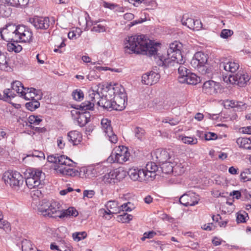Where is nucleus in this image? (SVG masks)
I'll return each mask as SVG.
<instances>
[{"mask_svg":"<svg viewBox=\"0 0 251 251\" xmlns=\"http://www.w3.org/2000/svg\"><path fill=\"white\" fill-rule=\"evenodd\" d=\"M60 207L61 205L57 201H48L44 200L42 201L38 210L44 216L52 218H63L71 216L76 217L78 214L77 211L74 207H71L66 210L61 211Z\"/></svg>","mask_w":251,"mask_h":251,"instance_id":"7ed1b4c3","label":"nucleus"},{"mask_svg":"<svg viewBox=\"0 0 251 251\" xmlns=\"http://www.w3.org/2000/svg\"><path fill=\"white\" fill-rule=\"evenodd\" d=\"M212 68L211 67H208L206 65L202 66L201 68V71L202 74L206 75L207 76H209L212 74Z\"/></svg>","mask_w":251,"mask_h":251,"instance_id":"6e6d98bb","label":"nucleus"},{"mask_svg":"<svg viewBox=\"0 0 251 251\" xmlns=\"http://www.w3.org/2000/svg\"><path fill=\"white\" fill-rule=\"evenodd\" d=\"M181 23L190 29L200 30L202 28V25L199 20H195L189 18L187 15H183L181 19Z\"/></svg>","mask_w":251,"mask_h":251,"instance_id":"4468645a","label":"nucleus"},{"mask_svg":"<svg viewBox=\"0 0 251 251\" xmlns=\"http://www.w3.org/2000/svg\"><path fill=\"white\" fill-rule=\"evenodd\" d=\"M55 169L57 172L60 173L63 175L71 176H76L78 173L77 170L75 169L71 168L69 166L64 167L58 166L57 168H55Z\"/></svg>","mask_w":251,"mask_h":251,"instance_id":"a878e982","label":"nucleus"},{"mask_svg":"<svg viewBox=\"0 0 251 251\" xmlns=\"http://www.w3.org/2000/svg\"><path fill=\"white\" fill-rule=\"evenodd\" d=\"M158 165L155 163L151 162L147 164L145 169H144V171L156 172L158 170Z\"/></svg>","mask_w":251,"mask_h":251,"instance_id":"09e8293b","label":"nucleus"},{"mask_svg":"<svg viewBox=\"0 0 251 251\" xmlns=\"http://www.w3.org/2000/svg\"><path fill=\"white\" fill-rule=\"evenodd\" d=\"M195 56L197 60L200 64V67L203 66L207 62V57L202 52L199 51L195 54Z\"/></svg>","mask_w":251,"mask_h":251,"instance_id":"4c0bfd02","label":"nucleus"},{"mask_svg":"<svg viewBox=\"0 0 251 251\" xmlns=\"http://www.w3.org/2000/svg\"><path fill=\"white\" fill-rule=\"evenodd\" d=\"M15 92L12 89H5L3 91V100L4 101H8L11 98H14L16 96Z\"/></svg>","mask_w":251,"mask_h":251,"instance_id":"a19ab883","label":"nucleus"},{"mask_svg":"<svg viewBox=\"0 0 251 251\" xmlns=\"http://www.w3.org/2000/svg\"><path fill=\"white\" fill-rule=\"evenodd\" d=\"M9 59L7 58L5 54L0 50V69L5 71H8L10 67L9 66L8 61Z\"/></svg>","mask_w":251,"mask_h":251,"instance_id":"c9c22d12","label":"nucleus"},{"mask_svg":"<svg viewBox=\"0 0 251 251\" xmlns=\"http://www.w3.org/2000/svg\"><path fill=\"white\" fill-rule=\"evenodd\" d=\"M72 95L74 100L78 101L81 100L84 97L83 92L81 90L78 89L72 92Z\"/></svg>","mask_w":251,"mask_h":251,"instance_id":"49530a36","label":"nucleus"},{"mask_svg":"<svg viewBox=\"0 0 251 251\" xmlns=\"http://www.w3.org/2000/svg\"><path fill=\"white\" fill-rule=\"evenodd\" d=\"M101 125L103 131L107 136L109 140L112 143H116L118 141L117 135L113 131L111 126V121L108 119H102L101 121Z\"/></svg>","mask_w":251,"mask_h":251,"instance_id":"f8f14e48","label":"nucleus"},{"mask_svg":"<svg viewBox=\"0 0 251 251\" xmlns=\"http://www.w3.org/2000/svg\"><path fill=\"white\" fill-rule=\"evenodd\" d=\"M89 95L87 100L80 105H77V109L81 111L93 110L97 100L100 98V92L99 88L97 90H90L88 92Z\"/></svg>","mask_w":251,"mask_h":251,"instance_id":"0eeeda50","label":"nucleus"},{"mask_svg":"<svg viewBox=\"0 0 251 251\" xmlns=\"http://www.w3.org/2000/svg\"><path fill=\"white\" fill-rule=\"evenodd\" d=\"M1 38L9 41H22L24 43L29 42L32 38L31 29L24 25H16L9 23L0 31Z\"/></svg>","mask_w":251,"mask_h":251,"instance_id":"f03ea898","label":"nucleus"},{"mask_svg":"<svg viewBox=\"0 0 251 251\" xmlns=\"http://www.w3.org/2000/svg\"><path fill=\"white\" fill-rule=\"evenodd\" d=\"M103 6L105 8H109L111 10H113L115 7L117 6V5L114 3H109L106 1H103Z\"/></svg>","mask_w":251,"mask_h":251,"instance_id":"69168bd1","label":"nucleus"},{"mask_svg":"<svg viewBox=\"0 0 251 251\" xmlns=\"http://www.w3.org/2000/svg\"><path fill=\"white\" fill-rule=\"evenodd\" d=\"M199 79V78L195 74L190 72L185 78H183V77L180 78V83H186L188 84L196 85L198 83Z\"/></svg>","mask_w":251,"mask_h":251,"instance_id":"bb28decb","label":"nucleus"},{"mask_svg":"<svg viewBox=\"0 0 251 251\" xmlns=\"http://www.w3.org/2000/svg\"><path fill=\"white\" fill-rule=\"evenodd\" d=\"M58 154L49 155L47 157V160L49 162L57 164V159L58 158Z\"/></svg>","mask_w":251,"mask_h":251,"instance_id":"bf43d9fd","label":"nucleus"},{"mask_svg":"<svg viewBox=\"0 0 251 251\" xmlns=\"http://www.w3.org/2000/svg\"><path fill=\"white\" fill-rule=\"evenodd\" d=\"M219 67L221 70L224 69L226 72H228L231 74H235L236 71L239 68L238 63L234 61H227L222 62L220 63Z\"/></svg>","mask_w":251,"mask_h":251,"instance_id":"412c9836","label":"nucleus"},{"mask_svg":"<svg viewBox=\"0 0 251 251\" xmlns=\"http://www.w3.org/2000/svg\"><path fill=\"white\" fill-rule=\"evenodd\" d=\"M126 176V172L118 168L106 174L102 178L105 183L114 184L123 180Z\"/></svg>","mask_w":251,"mask_h":251,"instance_id":"6e6552de","label":"nucleus"},{"mask_svg":"<svg viewBox=\"0 0 251 251\" xmlns=\"http://www.w3.org/2000/svg\"><path fill=\"white\" fill-rule=\"evenodd\" d=\"M163 122L165 123H168L170 125L174 126L177 125L179 123V121L174 119H169L168 121H167V119H164L163 120Z\"/></svg>","mask_w":251,"mask_h":251,"instance_id":"680f3d73","label":"nucleus"},{"mask_svg":"<svg viewBox=\"0 0 251 251\" xmlns=\"http://www.w3.org/2000/svg\"><path fill=\"white\" fill-rule=\"evenodd\" d=\"M99 88L102 91L101 92V95H106V97L113 98L115 95L125 91V89L121 85L118 84H115L112 85L111 84H107L105 85L99 84Z\"/></svg>","mask_w":251,"mask_h":251,"instance_id":"9b49d317","label":"nucleus"},{"mask_svg":"<svg viewBox=\"0 0 251 251\" xmlns=\"http://www.w3.org/2000/svg\"><path fill=\"white\" fill-rule=\"evenodd\" d=\"M181 44L177 41H175L170 44L167 50V58H160L162 66L170 68L172 66H176L184 62L181 51Z\"/></svg>","mask_w":251,"mask_h":251,"instance_id":"20e7f679","label":"nucleus"},{"mask_svg":"<svg viewBox=\"0 0 251 251\" xmlns=\"http://www.w3.org/2000/svg\"><path fill=\"white\" fill-rule=\"evenodd\" d=\"M184 63L182 64H179V65L176 67V66H174L175 68L174 70H176V68L177 69L178 73L179 74V76L178 77V80L179 82H180V78H185L187 75L189 73L190 71L186 68L185 66L184 65ZM171 67H173V66H172Z\"/></svg>","mask_w":251,"mask_h":251,"instance_id":"7c9ffc66","label":"nucleus"},{"mask_svg":"<svg viewBox=\"0 0 251 251\" xmlns=\"http://www.w3.org/2000/svg\"><path fill=\"white\" fill-rule=\"evenodd\" d=\"M199 200V199L195 197L194 193H190L181 196L179 199V201L184 206H188L196 205L198 203Z\"/></svg>","mask_w":251,"mask_h":251,"instance_id":"f3484780","label":"nucleus"},{"mask_svg":"<svg viewBox=\"0 0 251 251\" xmlns=\"http://www.w3.org/2000/svg\"><path fill=\"white\" fill-rule=\"evenodd\" d=\"M57 164L59 165L58 166L64 167L66 166L73 167V164H75L76 163L68 156L59 154L57 159Z\"/></svg>","mask_w":251,"mask_h":251,"instance_id":"cd10ccee","label":"nucleus"},{"mask_svg":"<svg viewBox=\"0 0 251 251\" xmlns=\"http://www.w3.org/2000/svg\"><path fill=\"white\" fill-rule=\"evenodd\" d=\"M67 139L74 146L77 145L81 141L82 135L76 130L71 131L68 133Z\"/></svg>","mask_w":251,"mask_h":251,"instance_id":"b1692460","label":"nucleus"},{"mask_svg":"<svg viewBox=\"0 0 251 251\" xmlns=\"http://www.w3.org/2000/svg\"><path fill=\"white\" fill-rule=\"evenodd\" d=\"M144 178L143 181H148L150 179L153 180L156 176V172L148 171L143 170Z\"/></svg>","mask_w":251,"mask_h":251,"instance_id":"37998d69","label":"nucleus"},{"mask_svg":"<svg viewBox=\"0 0 251 251\" xmlns=\"http://www.w3.org/2000/svg\"><path fill=\"white\" fill-rule=\"evenodd\" d=\"M119 208L120 209V212L121 211L124 212V211L130 212L134 208V206L130 202H127L119 206Z\"/></svg>","mask_w":251,"mask_h":251,"instance_id":"a18cd8bd","label":"nucleus"},{"mask_svg":"<svg viewBox=\"0 0 251 251\" xmlns=\"http://www.w3.org/2000/svg\"><path fill=\"white\" fill-rule=\"evenodd\" d=\"M2 179L6 184H9L14 190H18L23 184L24 178L17 171H7L4 173Z\"/></svg>","mask_w":251,"mask_h":251,"instance_id":"423d86ee","label":"nucleus"},{"mask_svg":"<svg viewBox=\"0 0 251 251\" xmlns=\"http://www.w3.org/2000/svg\"><path fill=\"white\" fill-rule=\"evenodd\" d=\"M26 87H24L23 84L19 81H15L11 83V88L15 92L18 94L20 97H23L25 95Z\"/></svg>","mask_w":251,"mask_h":251,"instance_id":"c756f323","label":"nucleus"},{"mask_svg":"<svg viewBox=\"0 0 251 251\" xmlns=\"http://www.w3.org/2000/svg\"><path fill=\"white\" fill-rule=\"evenodd\" d=\"M191 64L193 67L195 68H197L198 69H201V68L200 67V64H199L198 61L196 58L195 55L191 61Z\"/></svg>","mask_w":251,"mask_h":251,"instance_id":"e2e57ef3","label":"nucleus"},{"mask_svg":"<svg viewBox=\"0 0 251 251\" xmlns=\"http://www.w3.org/2000/svg\"><path fill=\"white\" fill-rule=\"evenodd\" d=\"M42 121L38 116L30 115L29 116L28 119V124L31 125L32 124L39 125L40 123Z\"/></svg>","mask_w":251,"mask_h":251,"instance_id":"de8ad7c7","label":"nucleus"},{"mask_svg":"<svg viewBox=\"0 0 251 251\" xmlns=\"http://www.w3.org/2000/svg\"><path fill=\"white\" fill-rule=\"evenodd\" d=\"M25 90V95H24L23 97L26 100H30L32 99L35 100V97L38 96H39V97L37 98V99H40L41 98L40 91L36 90L34 88L26 87Z\"/></svg>","mask_w":251,"mask_h":251,"instance_id":"393cba45","label":"nucleus"},{"mask_svg":"<svg viewBox=\"0 0 251 251\" xmlns=\"http://www.w3.org/2000/svg\"><path fill=\"white\" fill-rule=\"evenodd\" d=\"M204 138L206 140L209 141L216 139L217 138V135L213 132H209L205 134Z\"/></svg>","mask_w":251,"mask_h":251,"instance_id":"052dcab7","label":"nucleus"},{"mask_svg":"<svg viewBox=\"0 0 251 251\" xmlns=\"http://www.w3.org/2000/svg\"><path fill=\"white\" fill-rule=\"evenodd\" d=\"M133 216L130 214H127L124 212L123 214L118 215L117 220L123 223H127L132 219Z\"/></svg>","mask_w":251,"mask_h":251,"instance_id":"79ce46f5","label":"nucleus"},{"mask_svg":"<svg viewBox=\"0 0 251 251\" xmlns=\"http://www.w3.org/2000/svg\"><path fill=\"white\" fill-rule=\"evenodd\" d=\"M173 160V157H171V159L159 165L163 173L169 174L174 172Z\"/></svg>","mask_w":251,"mask_h":251,"instance_id":"c85d7f7f","label":"nucleus"},{"mask_svg":"<svg viewBox=\"0 0 251 251\" xmlns=\"http://www.w3.org/2000/svg\"><path fill=\"white\" fill-rule=\"evenodd\" d=\"M29 22L37 29H47L50 26V19L48 17L36 16L30 18Z\"/></svg>","mask_w":251,"mask_h":251,"instance_id":"2eb2a0df","label":"nucleus"},{"mask_svg":"<svg viewBox=\"0 0 251 251\" xmlns=\"http://www.w3.org/2000/svg\"><path fill=\"white\" fill-rule=\"evenodd\" d=\"M99 100L97 101V104L104 109L109 111L113 110V98L106 97V95H102L100 94Z\"/></svg>","mask_w":251,"mask_h":251,"instance_id":"aec40b11","label":"nucleus"},{"mask_svg":"<svg viewBox=\"0 0 251 251\" xmlns=\"http://www.w3.org/2000/svg\"><path fill=\"white\" fill-rule=\"evenodd\" d=\"M129 156V153L128 152L127 148L122 146V149L118 150L117 152H112L107 158V160L110 163L117 162L123 164L128 159Z\"/></svg>","mask_w":251,"mask_h":251,"instance_id":"9d476101","label":"nucleus"},{"mask_svg":"<svg viewBox=\"0 0 251 251\" xmlns=\"http://www.w3.org/2000/svg\"><path fill=\"white\" fill-rule=\"evenodd\" d=\"M182 141L185 144L193 145L197 143V139H194L191 137H183L181 138Z\"/></svg>","mask_w":251,"mask_h":251,"instance_id":"603ef678","label":"nucleus"},{"mask_svg":"<svg viewBox=\"0 0 251 251\" xmlns=\"http://www.w3.org/2000/svg\"><path fill=\"white\" fill-rule=\"evenodd\" d=\"M134 132L135 137L141 140L144 134V130L142 128L137 127L135 128Z\"/></svg>","mask_w":251,"mask_h":251,"instance_id":"864d4df0","label":"nucleus"},{"mask_svg":"<svg viewBox=\"0 0 251 251\" xmlns=\"http://www.w3.org/2000/svg\"><path fill=\"white\" fill-rule=\"evenodd\" d=\"M156 235V233L153 231L145 232L143 236L141 238V240L145 241L146 239H150L153 238Z\"/></svg>","mask_w":251,"mask_h":251,"instance_id":"4d7b16f0","label":"nucleus"},{"mask_svg":"<svg viewBox=\"0 0 251 251\" xmlns=\"http://www.w3.org/2000/svg\"><path fill=\"white\" fill-rule=\"evenodd\" d=\"M240 180L243 182L251 180V169H245L240 174Z\"/></svg>","mask_w":251,"mask_h":251,"instance_id":"58836bf2","label":"nucleus"},{"mask_svg":"<svg viewBox=\"0 0 251 251\" xmlns=\"http://www.w3.org/2000/svg\"><path fill=\"white\" fill-rule=\"evenodd\" d=\"M91 31L96 32H104L105 31V28L104 26L98 25L97 26L93 27L91 29Z\"/></svg>","mask_w":251,"mask_h":251,"instance_id":"13d9d810","label":"nucleus"},{"mask_svg":"<svg viewBox=\"0 0 251 251\" xmlns=\"http://www.w3.org/2000/svg\"><path fill=\"white\" fill-rule=\"evenodd\" d=\"M124 92L125 91H123L114 97L113 110L122 111L125 108L127 99L126 94Z\"/></svg>","mask_w":251,"mask_h":251,"instance_id":"ddd939ff","label":"nucleus"},{"mask_svg":"<svg viewBox=\"0 0 251 251\" xmlns=\"http://www.w3.org/2000/svg\"><path fill=\"white\" fill-rule=\"evenodd\" d=\"M90 114L89 112H84L79 114L77 118V122L80 126H84L87 124L90 120Z\"/></svg>","mask_w":251,"mask_h":251,"instance_id":"f704fd0d","label":"nucleus"},{"mask_svg":"<svg viewBox=\"0 0 251 251\" xmlns=\"http://www.w3.org/2000/svg\"><path fill=\"white\" fill-rule=\"evenodd\" d=\"M160 78L159 74L154 72H150L144 74L142 76V82L143 84L152 85L156 83Z\"/></svg>","mask_w":251,"mask_h":251,"instance_id":"a211bd4d","label":"nucleus"},{"mask_svg":"<svg viewBox=\"0 0 251 251\" xmlns=\"http://www.w3.org/2000/svg\"><path fill=\"white\" fill-rule=\"evenodd\" d=\"M233 34V31L230 29H223L220 33V36L223 39H227Z\"/></svg>","mask_w":251,"mask_h":251,"instance_id":"8fccbe9b","label":"nucleus"},{"mask_svg":"<svg viewBox=\"0 0 251 251\" xmlns=\"http://www.w3.org/2000/svg\"><path fill=\"white\" fill-rule=\"evenodd\" d=\"M246 217H248V213L244 212L243 213H238L237 216V223H245L246 222Z\"/></svg>","mask_w":251,"mask_h":251,"instance_id":"5fc2aeb1","label":"nucleus"},{"mask_svg":"<svg viewBox=\"0 0 251 251\" xmlns=\"http://www.w3.org/2000/svg\"><path fill=\"white\" fill-rule=\"evenodd\" d=\"M94 195V191L93 190H84L83 192V196L92 198Z\"/></svg>","mask_w":251,"mask_h":251,"instance_id":"338daca9","label":"nucleus"},{"mask_svg":"<svg viewBox=\"0 0 251 251\" xmlns=\"http://www.w3.org/2000/svg\"><path fill=\"white\" fill-rule=\"evenodd\" d=\"M219 83L210 80L205 81L202 86V91L208 95H214L220 90Z\"/></svg>","mask_w":251,"mask_h":251,"instance_id":"dca6fc26","label":"nucleus"},{"mask_svg":"<svg viewBox=\"0 0 251 251\" xmlns=\"http://www.w3.org/2000/svg\"><path fill=\"white\" fill-rule=\"evenodd\" d=\"M155 155L156 156L155 161L158 165L169 160L171 159V157H173L174 156L173 153L171 154L165 150L160 149L156 151Z\"/></svg>","mask_w":251,"mask_h":251,"instance_id":"6ab92c4d","label":"nucleus"},{"mask_svg":"<svg viewBox=\"0 0 251 251\" xmlns=\"http://www.w3.org/2000/svg\"><path fill=\"white\" fill-rule=\"evenodd\" d=\"M230 196H233L236 199H239L241 197V193L239 191H233L230 193Z\"/></svg>","mask_w":251,"mask_h":251,"instance_id":"774afa93","label":"nucleus"},{"mask_svg":"<svg viewBox=\"0 0 251 251\" xmlns=\"http://www.w3.org/2000/svg\"><path fill=\"white\" fill-rule=\"evenodd\" d=\"M128 175L133 181H143V169L133 167L128 170Z\"/></svg>","mask_w":251,"mask_h":251,"instance_id":"5701e85b","label":"nucleus"},{"mask_svg":"<svg viewBox=\"0 0 251 251\" xmlns=\"http://www.w3.org/2000/svg\"><path fill=\"white\" fill-rule=\"evenodd\" d=\"M237 144L240 148H243L247 150H251V138L240 137L236 140Z\"/></svg>","mask_w":251,"mask_h":251,"instance_id":"72a5a7b5","label":"nucleus"},{"mask_svg":"<svg viewBox=\"0 0 251 251\" xmlns=\"http://www.w3.org/2000/svg\"><path fill=\"white\" fill-rule=\"evenodd\" d=\"M105 207L108 211H109L108 214H116L120 213V209L119 206H118V203L116 201H110L107 202L105 204Z\"/></svg>","mask_w":251,"mask_h":251,"instance_id":"2f4dec72","label":"nucleus"},{"mask_svg":"<svg viewBox=\"0 0 251 251\" xmlns=\"http://www.w3.org/2000/svg\"><path fill=\"white\" fill-rule=\"evenodd\" d=\"M250 78L248 74L243 71H239L235 74L228 75V80L231 84H236L240 87L245 86Z\"/></svg>","mask_w":251,"mask_h":251,"instance_id":"1a4fd4ad","label":"nucleus"},{"mask_svg":"<svg viewBox=\"0 0 251 251\" xmlns=\"http://www.w3.org/2000/svg\"><path fill=\"white\" fill-rule=\"evenodd\" d=\"M125 48L132 53L152 56L157 53V49L152 42L144 35H133L126 39Z\"/></svg>","mask_w":251,"mask_h":251,"instance_id":"f257e3e1","label":"nucleus"},{"mask_svg":"<svg viewBox=\"0 0 251 251\" xmlns=\"http://www.w3.org/2000/svg\"><path fill=\"white\" fill-rule=\"evenodd\" d=\"M22 249L23 251H35L37 248L32 244L31 242L27 240H23L22 242Z\"/></svg>","mask_w":251,"mask_h":251,"instance_id":"e433bc0d","label":"nucleus"},{"mask_svg":"<svg viewBox=\"0 0 251 251\" xmlns=\"http://www.w3.org/2000/svg\"><path fill=\"white\" fill-rule=\"evenodd\" d=\"M173 164L174 172L177 175H181L185 171L186 163L182 159L173 156Z\"/></svg>","mask_w":251,"mask_h":251,"instance_id":"4be33fe9","label":"nucleus"},{"mask_svg":"<svg viewBox=\"0 0 251 251\" xmlns=\"http://www.w3.org/2000/svg\"><path fill=\"white\" fill-rule=\"evenodd\" d=\"M0 228L3 229L5 231H9L11 229L10 223L3 219L0 220Z\"/></svg>","mask_w":251,"mask_h":251,"instance_id":"3c124183","label":"nucleus"},{"mask_svg":"<svg viewBox=\"0 0 251 251\" xmlns=\"http://www.w3.org/2000/svg\"><path fill=\"white\" fill-rule=\"evenodd\" d=\"M72 237L75 241L78 242L86 238L87 237V233L85 231L76 232L73 233Z\"/></svg>","mask_w":251,"mask_h":251,"instance_id":"c03bdc74","label":"nucleus"},{"mask_svg":"<svg viewBox=\"0 0 251 251\" xmlns=\"http://www.w3.org/2000/svg\"><path fill=\"white\" fill-rule=\"evenodd\" d=\"M7 42V48L9 51H14L16 53H18L22 50V47L19 44V43L22 42V41H9Z\"/></svg>","mask_w":251,"mask_h":251,"instance_id":"473e14b6","label":"nucleus"},{"mask_svg":"<svg viewBox=\"0 0 251 251\" xmlns=\"http://www.w3.org/2000/svg\"><path fill=\"white\" fill-rule=\"evenodd\" d=\"M25 182L28 188H41L45 184L46 176L41 170L32 169L29 170Z\"/></svg>","mask_w":251,"mask_h":251,"instance_id":"39448f33","label":"nucleus"},{"mask_svg":"<svg viewBox=\"0 0 251 251\" xmlns=\"http://www.w3.org/2000/svg\"><path fill=\"white\" fill-rule=\"evenodd\" d=\"M29 2V0H18L16 7H25Z\"/></svg>","mask_w":251,"mask_h":251,"instance_id":"0e129e2a","label":"nucleus"},{"mask_svg":"<svg viewBox=\"0 0 251 251\" xmlns=\"http://www.w3.org/2000/svg\"><path fill=\"white\" fill-rule=\"evenodd\" d=\"M30 100V101L26 103L25 107L28 110L33 111L38 108L40 104L37 100L32 99Z\"/></svg>","mask_w":251,"mask_h":251,"instance_id":"ea45409f","label":"nucleus"}]
</instances>
